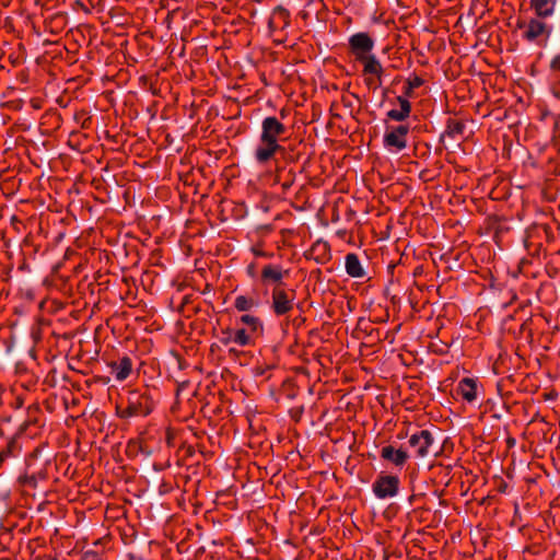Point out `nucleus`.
Wrapping results in <instances>:
<instances>
[{"label":"nucleus","instance_id":"obj_3","mask_svg":"<svg viewBox=\"0 0 560 560\" xmlns=\"http://www.w3.org/2000/svg\"><path fill=\"white\" fill-rule=\"evenodd\" d=\"M400 480L397 476L381 474L372 483V491L377 499L385 500L398 494Z\"/></svg>","mask_w":560,"mask_h":560},{"label":"nucleus","instance_id":"obj_32","mask_svg":"<svg viewBox=\"0 0 560 560\" xmlns=\"http://www.w3.org/2000/svg\"><path fill=\"white\" fill-rule=\"evenodd\" d=\"M254 270H255V266H254V265H249V266L247 267V273H248V276L254 277V275H255Z\"/></svg>","mask_w":560,"mask_h":560},{"label":"nucleus","instance_id":"obj_19","mask_svg":"<svg viewBox=\"0 0 560 560\" xmlns=\"http://www.w3.org/2000/svg\"><path fill=\"white\" fill-rule=\"evenodd\" d=\"M260 305L258 299L248 295H238L234 300V307L238 312H248L254 308H257Z\"/></svg>","mask_w":560,"mask_h":560},{"label":"nucleus","instance_id":"obj_16","mask_svg":"<svg viewBox=\"0 0 560 560\" xmlns=\"http://www.w3.org/2000/svg\"><path fill=\"white\" fill-rule=\"evenodd\" d=\"M232 338L233 343L240 347H247L254 345L258 336L249 334L245 327H237L232 331Z\"/></svg>","mask_w":560,"mask_h":560},{"label":"nucleus","instance_id":"obj_27","mask_svg":"<svg viewBox=\"0 0 560 560\" xmlns=\"http://www.w3.org/2000/svg\"><path fill=\"white\" fill-rule=\"evenodd\" d=\"M232 331L233 330H226L223 332L224 337L221 338V342L223 345H229V343H232L233 342V338H232Z\"/></svg>","mask_w":560,"mask_h":560},{"label":"nucleus","instance_id":"obj_10","mask_svg":"<svg viewBox=\"0 0 560 560\" xmlns=\"http://www.w3.org/2000/svg\"><path fill=\"white\" fill-rule=\"evenodd\" d=\"M456 393L466 402H475L478 398L477 381L470 377L462 378L456 386Z\"/></svg>","mask_w":560,"mask_h":560},{"label":"nucleus","instance_id":"obj_5","mask_svg":"<svg viewBox=\"0 0 560 560\" xmlns=\"http://www.w3.org/2000/svg\"><path fill=\"white\" fill-rule=\"evenodd\" d=\"M284 151V148L278 142H270L259 137L258 143L254 149L253 156L258 165H267L275 160L278 153Z\"/></svg>","mask_w":560,"mask_h":560},{"label":"nucleus","instance_id":"obj_26","mask_svg":"<svg viewBox=\"0 0 560 560\" xmlns=\"http://www.w3.org/2000/svg\"><path fill=\"white\" fill-rule=\"evenodd\" d=\"M448 42L456 54H463V55L467 54L468 49L466 47H464V48L460 47L453 37H448Z\"/></svg>","mask_w":560,"mask_h":560},{"label":"nucleus","instance_id":"obj_29","mask_svg":"<svg viewBox=\"0 0 560 560\" xmlns=\"http://www.w3.org/2000/svg\"><path fill=\"white\" fill-rule=\"evenodd\" d=\"M550 68L555 71L560 70V55H557L552 58V60L550 62Z\"/></svg>","mask_w":560,"mask_h":560},{"label":"nucleus","instance_id":"obj_1","mask_svg":"<svg viewBox=\"0 0 560 560\" xmlns=\"http://www.w3.org/2000/svg\"><path fill=\"white\" fill-rule=\"evenodd\" d=\"M153 409V401L147 393L130 390L127 396V406L118 409L120 418L145 417Z\"/></svg>","mask_w":560,"mask_h":560},{"label":"nucleus","instance_id":"obj_12","mask_svg":"<svg viewBox=\"0 0 560 560\" xmlns=\"http://www.w3.org/2000/svg\"><path fill=\"white\" fill-rule=\"evenodd\" d=\"M381 457L393 463L397 467H402L407 463L409 455L402 448H395L392 445H386L381 450Z\"/></svg>","mask_w":560,"mask_h":560},{"label":"nucleus","instance_id":"obj_4","mask_svg":"<svg viewBox=\"0 0 560 560\" xmlns=\"http://www.w3.org/2000/svg\"><path fill=\"white\" fill-rule=\"evenodd\" d=\"M408 125H399L387 130L383 138L384 147L390 152H400L407 148Z\"/></svg>","mask_w":560,"mask_h":560},{"label":"nucleus","instance_id":"obj_25","mask_svg":"<svg viewBox=\"0 0 560 560\" xmlns=\"http://www.w3.org/2000/svg\"><path fill=\"white\" fill-rule=\"evenodd\" d=\"M365 84L370 88V89H377L380 85H381V79H377L376 77L374 75H366L365 78Z\"/></svg>","mask_w":560,"mask_h":560},{"label":"nucleus","instance_id":"obj_35","mask_svg":"<svg viewBox=\"0 0 560 560\" xmlns=\"http://www.w3.org/2000/svg\"><path fill=\"white\" fill-rule=\"evenodd\" d=\"M277 180L280 182V174L279 173L277 174Z\"/></svg>","mask_w":560,"mask_h":560},{"label":"nucleus","instance_id":"obj_23","mask_svg":"<svg viewBox=\"0 0 560 560\" xmlns=\"http://www.w3.org/2000/svg\"><path fill=\"white\" fill-rule=\"evenodd\" d=\"M287 18V12L284 10H279V11H276L273 14H272V18L270 20V26H271V31L272 32H276V31H279V28L276 26V23H277V20H282L284 21Z\"/></svg>","mask_w":560,"mask_h":560},{"label":"nucleus","instance_id":"obj_22","mask_svg":"<svg viewBox=\"0 0 560 560\" xmlns=\"http://www.w3.org/2000/svg\"><path fill=\"white\" fill-rule=\"evenodd\" d=\"M544 33H549V31L546 30V26L538 21H532V23L529 25V30L527 31L526 35L532 36V35H539V34H544Z\"/></svg>","mask_w":560,"mask_h":560},{"label":"nucleus","instance_id":"obj_34","mask_svg":"<svg viewBox=\"0 0 560 560\" xmlns=\"http://www.w3.org/2000/svg\"><path fill=\"white\" fill-rule=\"evenodd\" d=\"M48 44H50V42H49L48 39H46V40L44 42V45H48Z\"/></svg>","mask_w":560,"mask_h":560},{"label":"nucleus","instance_id":"obj_33","mask_svg":"<svg viewBox=\"0 0 560 560\" xmlns=\"http://www.w3.org/2000/svg\"><path fill=\"white\" fill-rule=\"evenodd\" d=\"M287 42H288V37H285V39H276L275 44L276 45H281V44H285Z\"/></svg>","mask_w":560,"mask_h":560},{"label":"nucleus","instance_id":"obj_13","mask_svg":"<svg viewBox=\"0 0 560 560\" xmlns=\"http://www.w3.org/2000/svg\"><path fill=\"white\" fill-rule=\"evenodd\" d=\"M346 272L352 278H363L365 276L364 268L357 254L349 253L345 258Z\"/></svg>","mask_w":560,"mask_h":560},{"label":"nucleus","instance_id":"obj_6","mask_svg":"<svg viewBox=\"0 0 560 560\" xmlns=\"http://www.w3.org/2000/svg\"><path fill=\"white\" fill-rule=\"evenodd\" d=\"M287 133V127L275 116L265 117L261 121L260 138L270 142H280Z\"/></svg>","mask_w":560,"mask_h":560},{"label":"nucleus","instance_id":"obj_28","mask_svg":"<svg viewBox=\"0 0 560 560\" xmlns=\"http://www.w3.org/2000/svg\"><path fill=\"white\" fill-rule=\"evenodd\" d=\"M81 560H102V559L93 551H85L82 555Z\"/></svg>","mask_w":560,"mask_h":560},{"label":"nucleus","instance_id":"obj_30","mask_svg":"<svg viewBox=\"0 0 560 560\" xmlns=\"http://www.w3.org/2000/svg\"><path fill=\"white\" fill-rule=\"evenodd\" d=\"M252 253L256 256V257H269V255L267 253H265L260 247H252Z\"/></svg>","mask_w":560,"mask_h":560},{"label":"nucleus","instance_id":"obj_21","mask_svg":"<svg viewBox=\"0 0 560 560\" xmlns=\"http://www.w3.org/2000/svg\"><path fill=\"white\" fill-rule=\"evenodd\" d=\"M423 82L424 81L417 74L410 75L406 82L407 86H406L405 94L408 96L411 95L412 91L420 88L423 84Z\"/></svg>","mask_w":560,"mask_h":560},{"label":"nucleus","instance_id":"obj_20","mask_svg":"<svg viewBox=\"0 0 560 560\" xmlns=\"http://www.w3.org/2000/svg\"><path fill=\"white\" fill-rule=\"evenodd\" d=\"M465 124L460 120L448 119L446 124L445 135L450 138L462 136L465 131Z\"/></svg>","mask_w":560,"mask_h":560},{"label":"nucleus","instance_id":"obj_31","mask_svg":"<svg viewBox=\"0 0 560 560\" xmlns=\"http://www.w3.org/2000/svg\"><path fill=\"white\" fill-rule=\"evenodd\" d=\"M293 184V179H288V180H284L281 185H282V188L283 190H288Z\"/></svg>","mask_w":560,"mask_h":560},{"label":"nucleus","instance_id":"obj_14","mask_svg":"<svg viewBox=\"0 0 560 560\" xmlns=\"http://www.w3.org/2000/svg\"><path fill=\"white\" fill-rule=\"evenodd\" d=\"M237 325H242L241 327L247 328L249 334H254L256 336H261L264 332V325L259 317L244 314L237 319Z\"/></svg>","mask_w":560,"mask_h":560},{"label":"nucleus","instance_id":"obj_11","mask_svg":"<svg viewBox=\"0 0 560 560\" xmlns=\"http://www.w3.org/2000/svg\"><path fill=\"white\" fill-rule=\"evenodd\" d=\"M109 368L116 381L124 382L132 372V360L128 355H124L117 361L112 362Z\"/></svg>","mask_w":560,"mask_h":560},{"label":"nucleus","instance_id":"obj_2","mask_svg":"<svg viewBox=\"0 0 560 560\" xmlns=\"http://www.w3.org/2000/svg\"><path fill=\"white\" fill-rule=\"evenodd\" d=\"M295 291L283 285H275L271 291V310L277 316L288 315L293 311Z\"/></svg>","mask_w":560,"mask_h":560},{"label":"nucleus","instance_id":"obj_24","mask_svg":"<svg viewBox=\"0 0 560 560\" xmlns=\"http://www.w3.org/2000/svg\"><path fill=\"white\" fill-rule=\"evenodd\" d=\"M311 250H312V253L317 252V250L323 252V259L320 261H324L327 258V256L329 255L328 246L326 243H316L313 245Z\"/></svg>","mask_w":560,"mask_h":560},{"label":"nucleus","instance_id":"obj_9","mask_svg":"<svg viewBox=\"0 0 560 560\" xmlns=\"http://www.w3.org/2000/svg\"><path fill=\"white\" fill-rule=\"evenodd\" d=\"M288 275L280 265L268 264L261 269V281L264 284L283 285V279Z\"/></svg>","mask_w":560,"mask_h":560},{"label":"nucleus","instance_id":"obj_18","mask_svg":"<svg viewBox=\"0 0 560 560\" xmlns=\"http://www.w3.org/2000/svg\"><path fill=\"white\" fill-rule=\"evenodd\" d=\"M530 5L539 18H548L555 12L556 0H530Z\"/></svg>","mask_w":560,"mask_h":560},{"label":"nucleus","instance_id":"obj_7","mask_svg":"<svg viewBox=\"0 0 560 560\" xmlns=\"http://www.w3.org/2000/svg\"><path fill=\"white\" fill-rule=\"evenodd\" d=\"M434 443L432 433L429 430H421L410 435L408 444L415 450L417 457H427L430 453V447Z\"/></svg>","mask_w":560,"mask_h":560},{"label":"nucleus","instance_id":"obj_8","mask_svg":"<svg viewBox=\"0 0 560 560\" xmlns=\"http://www.w3.org/2000/svg\"><path fill=\"white\" fill-rule=\"evenodd\" d=\"M349 43L355 60L360 61L373 55L371 54V50L374 47L372 37H350Z\"/></svg>","mask_w":560,"mask_h":560},{"label":"nucleus","instance_id":"obj_15","mask_svg":"<svg viewBox=\"0 0 560 560\" xmlns=\"http://www.w3.org/2000/svg\"><path fill=\"white\" fill-rule=\"evenodd\" d=\"M397 101L399 103L400 108L399 109H390L387 113V117L395 121H404L410 115L411 104L406 97H402V96H398Z\"/></svg>","mask_w":560,"mask_h":560},{"label":"nucleus","instance_id":"obj_17","mask_svg":"<svg viewBox=\"0 0 560 560\" xmlns=\"http://www.w3.org/2000/svg\"><path fill=\"white\" fill-rule=\"evenodd\" d=\"M359 62L363 63V74L364 75H374L377 79H381L382 73H383V67L374 55L369 56V57L360 60Z\"/></svg>","mask_w":560,"mask_h":560}]
</instances>
